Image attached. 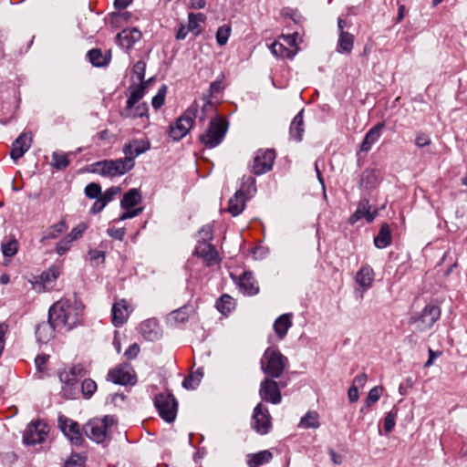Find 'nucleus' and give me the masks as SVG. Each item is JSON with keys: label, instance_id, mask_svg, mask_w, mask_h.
Instances as JSON below:
<instances>
[{"label": "nucleus", "instance_id": "nucleus-1", "mask_svg": "<svg viewBox=\"0 0 467 467\" xmlns=\"http://www.w3.org/2000/svg\"><path fill=\"white\" fill-rule=\"evenodd\" d=\"M83 311L84 305L76 295L58 300L48 310L50 319L67 331L81 324Z\"/></svg>", "mask_w": 467, "mask_h": 467}, {"label": "nucleus", "instance_id": "nucleus-2", "mask_svg": "<svg viewBox=\"0 0 467 467\" xmlns=\"http://www.w3.org/2000/svg\"><path fill=\"white\" fill-rule=\"evenodd\" d=\"M266 378L278 379L288 366V359L277 348H267L260 360Z\"/></svg>", "mask_w": 467, "mask_h": 467}, {"label": "nucleus", "instance_id": "nucleus-3", "mask_svg": "<svg viewBox=\"0 0 467 467\" xmlns=\"http://www.w3.org/2000/svg\"><path fill=\"white\" fill-rule=\"evenodd\" d=\"M116 422L114 416L106 415L102 419L90 420L83 426V431L88 439L97 443H102L110 439V429Z\"/></svg>", "mask_w": 467, "mask_h": 467}, {"label": "nucleus", "instance_id": "nucleus-4", "mask_svg": "<svg viewBox=\"0 0 467 467\" xmlns=\"http://www.w3.org/2000/svg\"><path fill=\"white\" fill-rule=\"evenodd\" d=\"M227 130L228 122L224 119H213L204 133L200 135V141L205 147L213 149L223 141Z\"/></svg>", "mask_w": 467, "mask_h": 467}, {"label": "nucleus", "instance_id": "nucleus-5", "mask_svg": "<svg viewBox=\"0 0 467 467\" xmlns=\"http://www.w3.org/2000/svg\"><path fill=\"white\" fill-rule=\"evenodd\" d=\"M198 104L193 102L185 112L170 126L169 135L173 140H180L190 131L198 113Z\"/></svg>", "mask_w": 467, "mask_h": 467}, {"label": "nucleus", "instance_id": "nucleus-6", "mask_svg": "<svg viewBox=\"0 0 467 467\" xmlns=\"http://www.w3.org/2000/svg\"><path fill=\"white\" fill-rule=\"evenodd\" d=\"M129 162L124 158L100 161L93 164L92 171L101 176H120L132 170Z\"/></svg>", "mask_w": 467, "mask_h": 467}, {"label": "nucleus", "instance_id": "nucleus-7", "mask_svg": "<svg viewBox=\"0 0 467 467\" xmlns=\"http://www.w3.org/2000/svg\"><path fill=\"white\" fill-rule=\"evenodd\" d=\"M287 385L286 381H275L272 378H265L260 383L259 396L265 401L272 404H279L282 400L280 389Z\"/></svg>", "mask_w": 467, "mask_h": 467}, {"label": "nucleus", "instance_id": "nucleus-8", "mask_svg": "<svg viewBox=\"0 0 467 467\" xmlns=\"http://www.w3.org/2000/svg\"><path fill=\"white\" fill-rule=\"evenodd\" d=\"M155 407L160 416L167 422H172L177 415L178 402L172 394L161 393L155 397Z\"/></svg>", "mask_w": 467, "mask_h": 467}, {"label": "nucleus", "instance_id": "nucleus-9", "mask_svg": "<svg viewBox=\"0 0 467 467\" xmlns=\"http://www.w3.org/2000/svg\"><path fill=\"white\" fill-rule=\"evenodd\" d=\"M272 417L268 409L259 402L253 411L251 420L252 428L259 434H267L272 428Z\"/></svg>", "mask_w": 467, "mask_h": 467}, {"label": "nucleus", "instance_id": "nucleus-10", "mask_svg": "<svg viewBox=\"0 0 467 467\" xmlns=\"http://www.w3.org/2000/svg\"><path fill=\"white\" fill-rule=\"evenodd\" d=\"M49 431L48 425L43 420L30 422L25 430L23 442L26 445H36L43 442Z\"/></svg>", "mask_w": 467, "mask_h": 467}, {"label": "nucleus", "instance_id": "nucleus-11", "mask_svg": "<svg viewBox=\"0 0 467 467\" xmlns=\"http://www.w3.org/2000/svg\"><path fill=\"white\" fill-rule=\"evenodd\" d=\"M275 160V152L274 150H258L250 166L251 171L254 175H262L272 170Z\"/></svg>", "mask_w": 467, "mask_h": 467}, {"label": "nucleus", "instance_id": "nucleus-12", "mask_svg": "<svg viewBox=\"0 0 467 467\" xmlns=\"http://www.w3.org/2000/svg\"><path fill=\"white\" fill-rule=\"evenodd\" d=\"M441 310L438 306L428 305L426 306L420 316L411 317L410 323L416 324V327L420 331L430 329L433 324L439 319Z\"/></svg>", "mask_w": 467, "mask_h": 467}, {"label": "nucleus", "instance_id": "nucleus-13", "mask_svg": "<svg viewBox=\"0 0 467 467\" xmlns=\"http://www.w3.org/2000/svg\"><path fill=\"white\" fill-rule=\"evenodd\" d=\"M58 426L61 431L75 445H80L83 441V438L80 432L79 424L64 416L58 417Z\"/></svg>", "mask_w": 467, "mask_h": 467}, {"label": "nucleus", "instance_id": "nucleus-14", "mask_svg": "<svg viewBox=\"0 0 467 467\" xmlns=\"http://www.w3.org/2000/svg\"><path fill=\"white\" fill-rule=\"evenodd\" d=\"M150 149V143L149 140H132L124 144L122 151L125 154L124 159L126 161H130L129 163L130 164V167L133 168L135 165V158L146 152Z\"/></svg>", "mask_w": 467, "mask_h": 467}, {"label": "nucleus", "instance_id": "nucleus-15", "mask_svg": "<svg viewBox=\"0 0 467 467\" xmlns=\"http://www.w3.org/2000/svg\"><path fill=\"white\" fill-rule=\"evenodd\" d=\"M378 215V211L370 212L369 201L368 197H363L358 204L357 210L355 213L349 217L348 223L354 224L358 220L362 218H366L368 223H371L374 221L376 216Z\"/></svg>", "mask_w": 467, "mask_h": 467}, {"label": "nucleus", "instance_id": "nucleus-16", "mask_svg": "<svg viewBox=\"0 0 467 467\" xmlns=\"http://www.w3.org/2000/svg\"><path fill=\"white\" fill-rule=\"evenodd\" d=\"M32 135L30 133L20 134L13 142L10 157L16 161L30 149Z\"/></svg>", "mask_w": 467, "mask_h": 467}, {"label": "nucleus", "instance_id": "nucleus-17", "mask_svg": "<svg viewBox=\"0 0 467 467\" xmlns=\"http://www.w3.org/2000/svg\"><path fill=\"white\" fill-rule=\"evenodd\" d=\"M240 291L245 296H254L259 292V286L255 281L253 273L245 271L238 279Z\"/></svg>", "mask_w": 467, "mask_h": 467}, {"label": "nucleus", "instance_id": "nucleus-18", "mask_svg": "<svg viewBox=\"0 0 467 467\" xmlns=\"http://www.w3.org/2000/svg\"><path fill=\"white\" fill-rule=\"evenodd\" d=\"M58 327L57 324H55V320H51L48 317L47 322H42L38 324L36 327V337L38 342L40 343H47L54 337L55 329Z\"/></svg>", "mask_w": 467, "mask_h": 467}, {"label": "nucleus", "instance_id": "nucleus-19", "mask_svg": "<svg viewBox=\"0 0 467 467\" xmlns=\"http://www.w3.org/2000/svg\"><path fill=\"white\" fill-rule=\"evenodd\" d=\"M195 254L202 257L208 266L214 265L218 261V253L213 245L202 242L195 248Z\"/></svg>", "mask_w": 467, "mask_h": 467}, {"label": "nucleus", "instance_id": "nucleus-20", "mask_svg": "<svg viewBox=\"0 0 467 467\" xmlns=\"http://www.w3.org/2000/svg\"><path fill=\"white\" fill-rule=\"evenodd\" d=\"M128 317V304L124 299L119 302H116L112 306L111 321L116 327H121L127 321Z\"/></svg>", "mask_w": 467, "mask_h": 467}, {"label": "nucleus", "instance_id": "nucleus-21", "mask_svg": "<svg viewBox=\"0 0 467 467\" xmlns=\"http://www.w3.org/2000/svg\"><path fill=\"white\" fill-rule=\"evenodd\" d=\"M385 128L384 122H379L373 126L365 135V138L360 145V150L368 152L372 145L376 143L381 136V131Z\"/></svg>", "mask_w": 467, "mask_h": 467}, {"label": "nucleus", "instance_id": "nucleus-22", "mask_svg": "<svg viewBox=\"0 0 467 467\" xmlns=\"http://www.w3.org/2000/svg\"><path fill=\"white\" fill-rule=\"evenodd\" d=\"M292 317L293 315L291 313H285L275 320L273 327L280 340L285 338L289 328L293 326Z\"/></svg>", "mask_w": 467, "mask_h": 467}, {"label": "nucleus", "instance_id": "nucleus-23", "mask_svg": "<svg viewBox=\"0 0 467 467\" xmlns=\"http://www.w3.org/2000/svg\"><path fill=\"white\" fill-rule=\"evenodd\" d=\"M248 199V196L244 195V190H238L234 193V195L229 200L228 203V212L233 216L239 215L245 207V202Z\"/></svg>", "mask_w": 467, "mask_h": 467}, {"label": "nucleus", "instance_id": "nucleus-24", "mask_svg": "<svg viewBox=\"0 0 467 467\" xmlns=\"http://www.w3.org/2000/svg\"><path fill=\"white\" fill-rule=\"evenodd\" d=\"M304 131V109H301L293 119L289 132L291 138L296 141H301Z\"/></svg>", "mask_w": 467, "mask_h": 467}, {"label": "nucleus", "instance_id": "nucleus-25", "mask_svg": "<svg viewBox=\"0 0 467 467\" xmlns=\"http://www.w3.org/2000/svg\"><path fill=\"white\" fill-rule=\"evenodd\" d=\"M379 182V177L377 171L373 170H365L362 172L359 187L367 192L373 190Z\"/></svg>", "mask_w": 467, "mask_h": 467}, {"label": "nucleus", "instance_id": "nucleus-26", "mask_svg": "<svg viewBox=\"0 0 467 467\" xmlns=\"http://www.w3.org/2000/svg\"><path fill=\"white\" fill-rule=\"evenodd\" d=\"M374 280V271L369 265H365L357 273L356 282L364 289H368Z\"/></svg>", "mask_w": 467, "mask_h": 467}, {"label": "nucleus", "instance_id": "nucleus-27", "mask_svg": "<svg viewBox=\"0 0 467 467\" xmlns=\"http://www.w3.org/2000/svg\"><path fill=\"white\" fill-rule=\"evenodd\" d=\"M247 458V464L249 467H259L269 462L273 458V454L270 451L264 450L257 453L248 454Z\"/></svg>", "mask_w": 467, "mask_h": 467}, {"label": "nucleus", "instance_id": "nucleus-28", "mask_svg": "<svg viewBox=\"0 0 467 467\" xmlns=\"http://www.w3.org/2000/svg\"><path fill=\"white\" fill-rule=\"evenodd\" d=\"M392 237L389 226L387 223L381 225L378 235L374 238V244L377 248L383 249L391 244Z\"/></svg>", "mask_w": 467, "mask_h": 467}, {"label": "nucleus", "instance_id": "nucleus-29", "mask_svg": "<svg viewBox=\"0 0 467 467\" xmlns=\"http://www.w3.org/2000/svg\"><path fill=\"white\" fill-rule=\"evenodd\" d=\"M108 377L115 384L127 385L131 384L133 377L130 372L122 368H115L109 372Z\"/></svg>", "mask_w": 467, "mask_h": 467}, {"label": "nucleus", "instance_id": "nucleus-30", "mask_svg": "<svg viewBox=\"0 0 467 467\" xmlns=\"http://www.w3.org/2000/svg\"><path fill=\"white\" fill-rule=\"evenodd\" d=\"M354 36L348 32H341L338 36L337 51L338 53L349 54L354 47Z\"/></svg>", "mask_w": 467, "mask_h": 467}, {"label": "nucleus", "instance_id": "nucleus-31", "mask_svg": "<svg viewBox=\"0 0 467 467\" xmlns=\"http://www.w3.org/2000/svg\"><path fill=\"white\" fill-rule=\"evenodd\" d=\"M141 200L140 193L137 189L129 190L124 195L120 202L122 209L128 210L137 205Z\"/></svg>", "mask_w": 467, "mask_h": 467}, {"label": "nucleus", "instance_id": "nucleus-32", "mask_svg": "<svg viewBox=\"0 0 467 467\" xmlns=\"http://www.w3.org/2000/svg\"><path fill=\"white\" fill-rule=\"evenodd\" d=\"M203 377L202 368H198L195 372L191 373L182 380V387L186 389H195Z\"/></svg>", "mask_w": 467, "mask_h": 467}, {"label": "nucleus", "instance_id": "nucleus-33", "mask_svg": "<svg viewBox=\"0 0 467 467\" xmlns=\"http://www.w3.org/2000/svg\"><path fill=\"white\" fill-rule=\"evenodd\" d=\"M75 370L80 372L83 368L80 366H74L69 370L61 371L58 375L61 383L67 388L74 387L78 382V379L74 377Z\"/></svg>", "mask_w": 467, "mask_h": 467}, {"label": "nucleus", "instance_id": "nucleus-34", "mask_svg": "<svg viewBox=\"0 0 467 467\" xmlns=\"http://www.w3.org/2000/svg\"><path fill=\"white\" fill-rule=\"evenodd\" d=\"M90 63L95 67H104L109 64V57L104 55L100 49L95 48L88 52Z\"/></svg>", "mask_w": 467, "mask_h": 467}, {"label": "nucleus", "instance_id": "nucleus-35", "mask_svg": "<svg viewBox=\"0 0 467 467\" xmlns=\"http://www.w3.org/2000/svg\"><path fill=\"white\" fill-rule=\"evenodd\" d=\"M117 37L120 41H127V47H130L134 43L140 39L141 33L137 28H132L131 30H123L118 34Z\"/></svg>", "mask_w": 467, "mask_h": 467}, {"label": "nucleus", "instance_id": "nucleus-36", "mask_svg": "<svg viewBox=\"0 0 467 467\" xmlns=\"http://www.w3.org/2000/svg\"><path fill=\"white\" fill-rule=\"evenodd\" d=\"M319 415L317 411L310 410L301 419L299 426L305 429H317L320 426Z\"/></svg>", "mask_w": 467, "mask_h": 467}, {"label": "nucleus", "instance_id": "nucleus-37", "mask_svg": "<svg viewBox=\"0 0 467 467\" xmlns=\"http://www.w3.org/2000/svg\"><path fill=\"white\" fill-rule=\"evenodd\" d=\"M67 230V224L64 220L58 222L56 224L50 226L41 238V242H44L47 239H56L59 234L64 233Z\"/></svg>", "mask_w": 467, "mask_h": 467}, {"label": "nucleus", "instance_id": "nucleus-38", "mask_svg": "<svg viewBox=\"0 0 467 467\" xmlns=\"http://www.w3.org/2000/svg\"><path fill=\"white\" fill-rule=\"evenodd\" d=\"M234 307V301L229 295H223L216 302V308L223 315Z\"/></svg>", "mask_w": 467, "mask_h": 467}, {"label": "nucleus", "instance_id": "nucleus-39", "mask_svg": "<svg viewBox=\"0 0 467 467\" xmlns=\"http://www.w3.org/2000/svg\"><path fill=\"white\" fill-rule=\"evenodd\" d=\"M60 271L57 266H51L40 275V281L44 285H49L54 283L59 276Z\"/></svg>", "mask_w": 467, "mask_h": 467}, {"label": "nucleus", "instance_id": "nucleus-40", "mask_svg": "<svg viewBox=\"0 0 467 467\" xmlns=\"http://www.w3.org/2000/svg\"><path fill=\"white\" fill-rule=\"evenodd\" d=\"M70 161L66 153L54 151L52 153V165L57 170H64L69 165Z\"/></svg>", "mask_w": 467, "mask_h": 467}, {"label": "nucleus", "instance_id": "nucleus-41", "mask_svg": "<svg viewBox=\"0 0 467 467\" xmlns=\"http://www.w3.org/2000/svg\"><path fill=\"white\" fill-rule=\"evenodd\" d=\"M271 51L275 57H288L293 58L296 52H292L285 47H284L283 44L275 42L271 45Z\"/></svg>", "mask_w": 467, "mask_h": 467}, {"label": "nucleus", "instance_id": "nucleus-42", "mask_svg": "<svg viewBox=\"0 0 467 467\" xmlns=\"http://www.w3.org/2000/svg\"><path fill=\"white\" fill-rule=\"evenodd\" d=\"M1 250L5 257H12L17 253L18 243L16 239H12L5 244H2Z\"/></svg>", "mask_w": 467, "mask_h": 467}, {"label": "nucleus", "instance_id": "nucleus-43", "mask_svg": "<svg viewBox=\"0 0 467 467\" xmlns=\"http://www.w3.org/2000/svg\"><path fill=\"white\" fill-rule=\"evenodd\" d=\"M97 390V384L91 379H86L81 384V391L86 399H89Z\"/></svg>", "mask_w": 467, "mask_h": 467}, {"label": "nucleus", "instance_id": "nucleus-44", "mask_svg": "<svg viewBox=\"0 0 467 467\" xmlns=\"http://www.w3.org/2000/svg\"><path fill=\"white\" fill-rule=\"evenodd\" d=\"M244 195L248 196L252 192H255V179L252 176H243L241 179V188Z\"/></svg>", "mask_w": 467, "mask_h": 467}, {"label": "nucleus", "instance_id": "nucleus-45", "mask_svg": "<svg viewBox=\"0 0 467 467\" xmlns=\"http://www.w3.org/2000/svg\"><path fill=\"white\" fill-rule=\"evenodd\" d=\"M382 391H383V388L380 386H376V387L372 388L368 391V394L366 398V400H365L366 406L370 407L371 405L376 403L379 400V398L382 394Z\"/></svg>", "mask_w": 467, "mask_h": 467}, {"label": "nucleus", "instance_id": "nucleus-46", "mask_svg": "<svg viewBox=\"0 0 467 467\" xmlns=\"http://www.w3.org/2000/svg\"><path fill=\"white\" fill-rule=\"evenodd\" d=\"M231 28L227 26H220L216 32V41L219 46H224L230 36Z\"/></svg>", "mask_w": 467, "mask_h": 467}, {"label": "nucleus", "instance_id": "nucleus-47", "mask_svg": "<svg viewBox=\"0 0 467 467\" xmlns=\"http://www.w3.org/2000/svg\"><path fill=\"white\" fill-rule=\"evenodd\" d=\"M166 93L167 87L163 85L160 88L158 93L152 98L151 104L155 109H160L164 104Z\"/></svg>", "mask_w": 467, "mask_h": 467}, {"label": "nucleus", "instance_id": "nucleus-48", "mask_svg": "<svg viewBox=\"0 0 467 467\" xmlns=\"http://www.w3.org/2000/svg\"><path fill=\"white\" fill-rule=\"evenodd\" d=\"M85 194L89 199H98L101 196V187L99 183L90 182L85 188Z\"/></svg>", "mask_w": 467, "mask_h": 467}, {"label": "nucleus", "instance_id": "nucleus-49", "mask_svg": "<svg viewBox=\"0 0 467 467\" xmlns=\"http://www.w3.org/2000/svg\"><path fill=\"white\" fill-rule=\"evenodd\" d=\"M169 318L171 321H174L175 323H184L188 320V313L186 308L182 307L177 310L172 311Z\"/></svg>", "mask_w": 467, "mask_h": 467}, {"label": "nucleus", "instance_id": "nucleus-50", "mask_svg": "<svg viewBox=\"0 0 467 467\" xmlns=\"http://www.w3.org/2000/svg\"><path fill=\"white\" fill-rule=\"evenodd\" d=\"M396 417H397V410H390L389 411L385 418H384V430L386 432H390L394 427H395V423H396Z\"/></svg>", "mask_w": 467, "mask_h": 467}, {"label": "nucleus", "instance_id": "nucleus-51", "mask_svg": "<svg viewBox=\"0 0 467 467\" xmlns=\"http://www.w3.org/2000/svg\"><path fill=\"white\" fill-rule=\"evenodd\" d=\"M133 75L136 76L138 81L140 82V84H143L144 77H145V71H146V63L142 60L137 61L133 66Z\"/></svg>", "mask_w": 467, "mask_h": 467}, {"label": "nucleus", "instance_id": "nucleus-52", "mask_svg": "<svg viewBox=\"0 0 467 467\" xmlns=\"http://www.w3.org/2000/svg\"><path fill=\"white\" fill-rule=\"evenodd\" d=\"M88 227V226L86 223H80L76 227H74L71 230V232L67 235L69 237L70 240L74 242L82 237L83 234L86 232Z\"/></svg>", "mask_w": 467, "mask_h": 467}, {"label": "nucleus", "instance_id": "nucleus-53", "mask_svg": "<svg viewBox=\"0 0 467 467\" xmlns=\"http://www.w3.org/2000/svg\"><path fill=\"white\" fill-rule=\"evenodd\" d=\"M147 112H148V106L146 103H142V104L138 105L130 112H124L123 115L126 118H139V117H143V116L147 115Z\"/></svg>", "mask_w": 467, "mask_h": 467}, {"label": "nucleus", "instance_id": "nucleus-54", "mask_svg": "<svg viewBox=\"0 0 467 467\" xmlns=\"http://www.w3.org/2000/svg\"><path fill=\"white\" fill-rule=\"evenodd\" d=\"M204 103L202 105V113L199 117L201 121H203L207 115L213 114L215 111L214 104L207 98L203 97Z\"/></svg>", "mask_w": 467, "mask_h": 467}, {"label": "nucleus", "instance_id": "nucleus-55", "mask_svg": "<svg viewBox=\"0 0 467 467\" xmlns=\"http://www.w3.org/2000/svg\"><path fill=\"white\" fill-rule=\"evenodd\" d=\"M72 240L67 235L62 238L56 245V252L62 255L70 249Z\"/></svg>", "mask_w": 467, "mask_h": 467}, {"label": "nucleus", "instance_id": "nucleus-56", "mask_svg": "<svg viewBox=\"0 0 467 467\" xmlns=\"http://www.w3.org/2000/svg\"><path fill=\"white\" fill-rule=\"evenodd\" d=\"M85 458L82 457L80 454L75 453L72 454L64 464V467H76V466H82L84 464Z\"/></svg>", "mask_w": 467, "mask_h": 467}, {"label": "nucleus", "instance_id": "nucleus-57", "mask_svg": "<svg viewBox=\"0 0 467 467\" xmlns=\"http://www.w3.org/2000/svg\"><path fill=\"white\" fill-rule=\"evenodd\" d=\"M89 258L96 265L103 264L105 261V252L97 249H90L88 251Z\"/></svg>", "mask_w": 467, "mask_h": 467}, {"label": "nucleus", "instance_id": "nucleus-58", "mask_svg": "<svg viewBox=\"0 0 467 467\" xmlns=\"http://www.w3.org/2000/svg\"><path fill=\"white\" fill-rule=\"evenodd\" d=\"M120 192V188L119 187H115V186H112L109 189L106 190V192L104 193L101 192V196L100 198L106 202H111L114 197L119 193Z\"/></svg>", "mask_w": 467, "mask_h": 467}, {"label": "nucleus", "instance_id": "nucleus-59", "mask_svg": "<svg viewBox=\"0 0 467 467\" xmlns=\"http://www.w3.org/2000/svg\"><path fill=\"white\" fill-rule=\"evenodd\" d=\"M144 93H145V85L140 84V85L132 88L130 97L139 102V100L140 99H142V97L144 96Z\"/></svg>", "mask_w": 467, "mask_h": 467}, {"label": "nucleus", "instance_id": "nucleus-60", "mask_svg": "<svg viewBox=\"0 0 467 467\" xmlns=\"http://www.w3.org/2000/svg\"><path fill=\"white\" fill-rule=\"evenodd\" d=\"M140 353V346L137 343L131 344L125 351L124 356L127 359H134Z\"/></svg>", "mask_w": 467, "mask_h": 467}, {"label": "nucleus", "instance_id": "nucleus-61", "mask_svg": "<svg viewBox=\"0 0 467 467\" xmlns=\"http://www.w3.org/2000/svg\"><path fill=\"white\" fill-rule=\"evenodd\" d=\"M107 233L110 237L119 241L124 239L126 234L124 228H109Z\"/></svg>", "mask_w": 467, "mask_h": 467}, {"label": "nucleus", "instance_id": "nucleus-62", "mask_svg": "<svg viewBox=\"0 0 467 467\" xmlns=\"http://www.w3.org/2000/svg\"><path fill=\"white\" fill-rule=\"evenodd\" d=\"M418 147L422 148L431 144L430 137L425 133H420L415 140Z\"/></svg>", "mask_w": 467, "mask_h": 467}, {"label": "nucleus", "instance_id": "nucleus-63", "mask_svg": "<svg viewBox=\"0 0 467 467\" xmlns=\"http://www.w3.org/2000/svg\"><path fill=\"white\" fill-rule=\"evenodd\" d=\"M201 238L203 242L207 243V241L212 240L213 234H212V227L211 225H204L202 227V229L199 232Z\"/></svg>", "mask_w": 467, "mask_h": 467}, {"label": "nucleus", "instance_id": "nucleus-64", "mask_svg": "<svg viewBox=\"0 0 467 467\" xmlns=\"http://www.w3.org/2000/svg\"><path fill=\"white\" fill-rule=\"evenodd\" d=\"M49 358L48 355H39L35 358L36 367L39 371L44 370V367Z\"/></svg>", "mask_w": 467, "mask_h": 467}]
</instances>
